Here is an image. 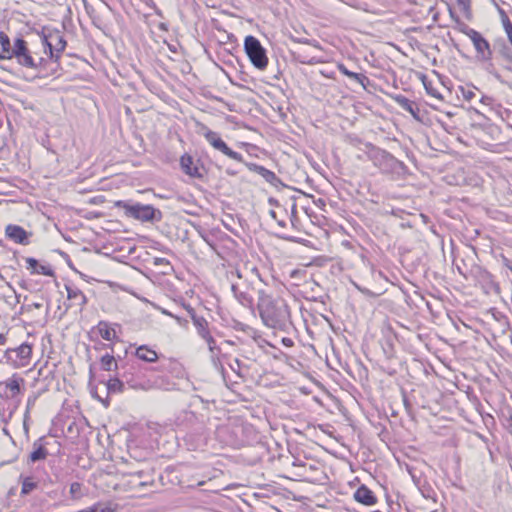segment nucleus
Returning a JSON list of instances; mask_svg holds the SVG:
<instances>
[{
  "label": "nucleus",
  "instance_id": "obj_57",
  "mask_svg": "<svg viewBox=\"0 0 512 512\" xmlns=\"http://www.w3.org/2000/svg\"><path fill=\"white\" fill-rule=\"evenodd\" d=\"M162 313H163V314H165V315H168V316H170V317H172V318H173V316H174V314H173V313H171V312H169V311H167V310H165V309H164V310H162Z\"/></svg>",
  "mask_w": 512,
  "mask_h": 512
},
{
  "label": "nucleus",
  "instance_id": "obj_38",
  "mask_svg": "<svg viewBox=\"0 0 512 512\" xmlns=\"http://www.w3.org/2000/svg\"><path fill=\"white\" fill-rule=\"evenodd\" d=\"M229 366L231 370L234 371L238 376H242L241 362L239 359H233Z\"/></svg>",
  "mask_w": 512,
  "mask_h": 512
},
{
  "label": "nucleus",
  "instance_id": "obj_40",
  "mask_svg": "<svg viewBox=\"0 0 512 512\" xmlns=\"http://www.w3.org/2000/svg\"><path fill=\"white\" fill-rule=\"evenodd\" d=\"M27 269L31 271V274L35 272V269L39 266L38 261L35 258L27 257L26 258Z\"/></svg>",
  "mask_w": 512,
  "mask_h": 512
},
{
  "label": "nucleus",
  "instance_id": "obj_53",
  "mask_svg": "<svg viewBox=\"0 0 512 512\" xmlns=\"http://www.w3.org/2000/svg\"><path fill=\"white\" fill-rule=\"evenodd\" d=\"M7 342V336L3 333H0V346H4Z\"/></svg>",
  "mask_w": 512,
  "mask_h": 512
},
{
  "label": "nucleus",
  "instance_id": "obj_30",
  "mask_svg": "<svg viewBox=\"0 0 512 512\" xmlns=\"http://www.w3.org/2000/svg\"><path fill=\"white\" fill-rule=\"evenodd\" d=\"M97 327L104 340L111 341L115 337V330L110 328L107 322L100 321Z\"/></svg>",
  "mask_w": 512,
  "mask_h": 512
},
{
  "label": "nucleus",
  "instance_id": "obj_12",
  "mask_svg": "<svg viewBox=\"0 0 512 512\" xmlns=\"http://www.w3.org/2000/svg\"><path fill=\"white\" fill-rule=\"evenodd\" d=\"M5 389L6 398L15 399L23 394L25 390V379L19 374L14 373L11 377L1 383Z\"/></svg>",
  "mask_w": 512,
  "mask_h": 512
},
{
  "label": "nucleus",
  "instance_id": "obj_23",
  "mask_svg": "<svg viewBox=\"0 0 512 512\" xmlns=\"http://www.w3.org/2000/svg\"><path fill=\"white\" fill-rule=\"evenodd\" d=\"M395 101L402 109L409 112L414 118H418V113L420 110L415 102L411 101L403 95L396 96Z\"/></svg>",
  "mask_w": 512,
  "mask_h": 512
},
{
  "label": "nucleus",
  "instance_id": "obj_59",
  "mask_svg": "<svg viewBox=\"0 0 512 512\" xmlns=\"http://www.w3.org/2000/svg\"><path fill=\"white\" fill-rule=\"evenodd\" d=\"M142 474H143L142 471H138L135 473V476H137L140 479L142 477Z\"/></svg>",
  "mask_w": 512,
  "mask_h": 512
},
{
  "label": "nucleus",
  "instance_id": "obj_41",
  "mask_svg": "<svg viewBox=\"0 0 512 512\" xmlns=\"http://www.w3.org/2000/svg\"><path fill=\"white\" fill-rule=\"evenodd\" d=\"M293 466L300 467V468H302L304 470L303 473L299 474L300 476H304L305 474H307V469H309V470H315L316 469V467L314 465H309L307 467V465L305 463H302L301 461H294L293 462Z\"/></svg>",
  "mask_w": 512,
  "mask_h": 512
},
{
  "label": "nucleus",
  "instance_id": "obj_17",
  "mask_svg": "<svg viewBox=\"0 0 512 512\" xmlns=\"http://www.w3.org/2000/svg\"><path fill=\"white\" fill-rule=\"evenodd\" d=\"M354 499L366 506H373L377 503V497L374 492L366 485H360L353 495Z\"/></svg>",
  "mask_w": 512,
  "mask_h": 512
},
{
  "label": "nucleus",
  "instance_id": "obj_24",
  "mask_svg": "<svg viewBox=\"0 0 512 512\" xmlns=\"http://www.w3.org/2000/svg\"><path fill=\"white\" fill-rule=\"evenodd\" d=\"M22 480V487H21V493L22 494H29L32 491L39 489L41 486V481L37 479L34 476H21Z\"/></svg>",
  "mask_w": 512,
  "mask_h": 512
},
{
  "label": "nucleus",
  "instance_id": "obj_1",
  "mask_svg": "<svg viewBox=\"0 0 512 512\" xmlns=\"http://www.w3.org/2000/svg\"><path fill=\"white\" fill-rule=\"evenodd\" d=\"M257 308L266 326L284 332L293 327L289 307L282 298H273L264 290H259Z\"/></svg>",
  "mask_w": 512,
  "mask_h": 512
},
{
  "label": "nucleus",
  "instance_id": "obj_20",
  "mask_svg": "<svg viewBox=\"0 0 512 512\" xmlns=\"http://www.w3.org/2000/svg\"><path fill=\"white\" fill-rule=\"evenodd\" d=\"M135 356L139 360L147 363H155L159 359L158 353L147 345L139 346L135 351Z\"/></svg>",
  "mask_w": 512,
  "mask_h": 512
},
{
  "label": "nucleus",
  "instance_id": "obj_11",
  "mask_svg": "<svg viewBox=\"0 0 512 512\" xmlns=\"http://www.w3.org/2000/svg\"><path fill=\"white\" fill-rule=\"evenodd\" d=\"M475 279L485 294H500V286L494 276L485 269L478 267L475 271Z\"/></svg>",
  "mask_w": 512,
  "mask_h": 512
},
{
  "label": "nucleus",
  "instance_id": "obj_14",
  "mask_svg": "<svg viewBox=\"0 0 512 512\" xmlns=\"http://www.w3.org/2000/svg\"><path fill=\"white\" fill-rule=\"evenodd\" d=\"M231 291L236 300L244 307L252 308L254 305V297L250 293L248 285L232 284Z\"/></svg>",
  "mask_w": 512,
  "mask_h": 512
},
{
  "label": "nucleus",
  "instance_id": "obj_4",
  "mask_svg": "<svg viewBox=\"0 0 512 512\" xmlns=\"http://www.w3.org/2000/svg\"><path fill=\"white\" fill-rule=\"evenodd\" d=\"M0 58H16L20 65L37 70L38 74H40L42 77L50 75L46 67L48 61L44 58H39V61L36 62L27 47L26 41L22 38L15 39L11 53L9 55H0Z\"/></svg>",
  "mask_w": 512,
  "mask_h": 512
},
{
  "label": "nucleus",
  "instance_id": "obj_26",
  "mask_svg": "<svg viewBox=\"0 0 512 512\" xmlns=\"http://www.w3.org/2000/svg\"><path fill=\"white\" fill-rule=\"evenodd\" d=\"M216 150L220 151L221 153H223L224 155H226L227 157L237 161V162H240V163H243L244 162V159H243V156L236 152V151H233L231 148H229L227 146V144L222 140V142L216 147Z\"/></svg>",
  "mask_w": 512,
  "mask_h": 512
},
{
  "label": "nucleus",
  "instance_id": "obj_50",
  "mask_svg": "<svg viewBox=\"0 0 512 512\" xmlns=\"http://www.w3.org/2000/svg\"><path fill=\"white\" fill-rule=\"evenodd\" d=\"M425 88H426V90H427L428 94H430V95H432V96H434V97H437V98H439V97H440V95H439V94H437V93H436V91H435L433 88L429 87V86H428V85H426V84H425Z\"/></svg>",
  "mask_w": 512,
  "mask_h": 512
},
{
  "label": "nucleus",
  "instance_id": "obj_36",
  "mask_svg": "<svg viewBox=\"0 0 512 512\" xmlns=\"http://www.w3.org/2000/svg\"><path fill=\"white\" fill-rule=\"evenodd\" d=\"M36 402V396H29L28 399H27V405H26V411H25V414H24V429L27 431L28 428H27V420L29 418V413H30V410L32 409V407L34 406Z\"/></svg>",
  "mask_w": 512,
  "mask_h": 512
},
{
  "label": "nucleus",
  "instance_id": "obj_54",
  "mask_svg": "<svg viewBox=\"0 0 512 512\" xmlns=\"http://www.w3.org/2000/svg\"><path fill=\"white\" fill-rule=\"evenodd\" d=\"M480 101L484 104H490L492 102V98L488 96H482Z\"/></svg>",
  "mask_w": 512,
  "mask_h": 512
},
{
  "label": "nucleus",
  "instance_id": "obj_13",
  "mask_svg": "<svg viewBox=\"0 0 512 512\" xmlns=\"http://www.w3.org/2000/svg\"><path fill=\"white\" fill-rule=\"evenodd\" d=\"M5 236L16 244L28 245L32 232L26 231L19 225L8 224L5 228Z\"/></svg>",
  "mask_w": 512,
  "mask_h": 512
},
{
  "label": "nucleus",
  "instance_id": "obj_27",
  "mask_svg": "<svg viewBox=\"0 0 512 512\" xmlns=\"http://www.w3.org/2000/svg\"><path fill=\"white\" fill-rule=\"evenodd\" d=\"M193 325L195 326V328L197 330V334L201 338H203L211 333V331L209 329V323L203 316H201L200 318H194Z\"/></svg>",
  "mask_w": 512,
  "mask_h": 512
},
{
  "label": "nucleus",
  "instance_id": "obj_25",
  "mask_svg": "<svg viewBox=\"0 0 512 512\" xmlns=\"http://www.w3.org/2000/svg\"><path fill=\"white\" fill-rule=\"evenodd\" d=\"M199 234L201 236V238L214 250V251H217V243H216V240H217V236L218 235H221V236H226V234L222 233L221 231H206V230H201L199 231Z\"/></svg>",
  "mask_w": 512,
  "mask_h": 512
},
{
  "label": "nucleus",
  "instance_id": "obj_58",
  "mask_svg": "<svg viewBox=\"0 0 512 512\" xmlns=\"http://www.w3.org/2000/svg\"><path fill=\"white\" fill-rule=\"evenodd\" d=\"M183 307L186 311H189V308H192L189 304H183Z\"/></svg>",
  "mask_w": 512,
  "mask_h": 512
},
{
  "label": "nucleus",
  "instance_id": "obj_43",
  "mask_svg": "<svg viewBox=\"0 0 512 512\" xmlns=\"http://www.w3.org/2000/svg\"><path fill=\"white\" fill-rule=\"evenodd\" d=\"M300 62L303 63V64L314 65V64H317V63H319L321 61L319 59H317L316 57L307 58L305 56L302 59H300Z\"/></svg>",
  "mask_w": 512,
  "mask_h": 512
},
{
  "label": "nucleus",
  "instance_id": "obj_15",
  "mask_svg": "<svg viewBox=\"0 0 512 512\" xmlns=\"http://www.w3.org/2000/svg\"><path fill=\"white\" fill-rule=\"evenodd\" d=\"M246 167L261 177H263L268 183L273 185L274 187L283 186L281 179L271 170L265 168L264 166L258 165L256 163H245Z\"/></svg>",
  "mask_w": 512,
  "mask_h": 512
},
{
  "label": "nucleus",
  "instance_id": "obj_8",
  "mask_svg": "<svg viewBox=\"0 0 512 512\" xmlns=\"http://www.w3.org/2000/svg\"><path fill=\"white\" fill-rule=\"evenodd\" d=\"M115 206L124 209L126 216L143 222L161 219V212L155 209L152 205L130 203L120 200L115 203Z\"/></svg>",
  "mask_w": 512,
  "mask_h": 512
},
{
  "label": "nucleus",
  "instance_id": "obj_49",
  "mask_svg": "<svg viewBox=\"0 0 512 512\" xmlns=\"http://www.w3.org/2000/svg\"><path fill=\"white\" fill-rule=\"evenodd\" d=\"M173 319H175L177 321V323L181 326H186L188 321L186 319H183L182 317H179L177 315L174 314L173 316Z\"/></svg>",
  "mask_w": 512,
  "mask_h": 512
},
{
  "label": "nucleus",
  "instance_id": "obj_52",
  "mask_svg": "<svg viewBox=\"0 0 512 512\" xmlns=\"http://www.w3.org/2000/svg\"><path fill=\"white\" fill-rule=\"evenodd\" d=\"M79 489H80V484L77 483V482L72 483L71 486H70L71 493H75Z\"/></svg>",
  "mask_w": 512,
  "mask_h": 512
},
{
  "label": "nucleus",
  "instance_id": "obj_39",
  "mask_svg": "<svg viewBox=\"0 0 512 512\" xmlns=\"http://www.w3.org/2000/svg\"><path fill=\"white\" fill-rule=\"evenodd\" d=\"M15 410H16V407H14L13 409H10L9 411H6V410L0 411V418H1V420L5 424H7L9 422V420L12 418Z\"/></svg>",
  "mask_w": 512,
  "mask_h": 512
},
{
  "label": "nucleus",
  "instance_id": "obj_48",
  "mask_svg": "<svg viewBox=\"0 0 512 512\" xmlns=\"http://www.w3.org/2000/svg\"><path fill=\"white\" fill-rule=\"evenodd\" d=\"M299 42H301V43L311 44V45H313L315 48H317V49H321L320 44H319L317 41H315V40L310 41V40H308V39H305V40H300Z\"/></svg>",
  "mask_w": 512,
  "mask_h": 512
},
{
  "label": "nucleus",
  "instance_id": "obj_56",
  "mask_svg": "<svg viewBox=\"0 0 512 512\" xmlns=\"http://www.w3.org/2000/svg\"><path fill=\"white\" fill-rule=\"evenodd\" d=\"M297 212V206L295 203L292 204V208H291V214L292 216H294Z\"/></svg>",
  "mask_w": 512,
  "mask_h": 512
},
{
  "label": "nucleus",
  "instance_id": "obj_5",
  "mask_svg": "<svg viewBox=\"0 0 512 512\" xmlns=\"http://www.w3.org/2000/svg\"><path fill=\"white\" fill-rule=\"evenodd\" d=\"M33 358V344L23 342L20 345L9 347L4 351L1 363L12 369H22L28 367Z\"/></svg>",
  "mask_w": 512,
  "mask_h": 512
},
{
  "label": "nucleus",
  "instance_id": "obj_18",
  "mask_svg": "<svg viewBox=\"0 0 512 512\" xmlns=\"http://www.w3.org/2000/svg\"><path fill=\"white\" fill-rule=\"evenodd\" d=\"M180 166L183 172L190 177L201 179L203 178V173L201 172L198 165L194 164L192 156L189 154H184L180 159Z\"/></svg>",
  "mask_w": 512,
  "mask_h": 512
},
{
  "label": "nucleus",
  "instance_id": "obj_34",
  "mask_svg": "<svg viewBox=\"0 0 512 512\" xmlns=\"http://www.w3.org/2000/svg\"><path fill=\"white\" fill-rule=\"evenodd\" d=\"M171 368L177 372V375L179 376L183 372V368L181 364L175 360H168L167 364L162 363L159 370H165Z\"/></svg>",
  "mask_w": 512,
  "mask_h": 512
},
{
  "label": "nucleus",
  "instance_id": "obj_2",
  "mask_svg": "<svg viewBox=\"0 0 512 512\" xmlns=\"http://www.w3.org/2000/svg\"><path fill=\"white\" fill-rule=\"evenodd\" d=\"M367 156L375 167L393 179H401L408 174V167L384 149L369 144Z\"/></svg>",
  "mask_w": 512,
  "mask_h": 512
},
{
  "label": "nucleus",
  "instance_id": "obj_31",
  "mask_svg": "<svg viewBox=\"0 0 512 512\" xmlns=\"http://www.w3.org/2000/svg\"><path fill=\"white\" fill-rule=\"evenodd\" d=\"M202 339L207 343L209 351L211 352L212 360L215 362L218 354L220 353V348L216 345V340L211 333Z\"/></svg>",
  "mask_w": 512,
  "mask_h": 512
},
{
  "label": "nucleus",
  "instance_id": "obj_3",
  "mask_svg": "<svg viewBox=\"0 0 512 512\" xmlns=\"http://www.w3.org/2000/svg\"><path fill=\"white\" fill-rule=\"evenodd\" d=\"M174 425L181 430L190 431L185 436V440L189 441L194 435L198 437V441L203 443L206 439V424L203 415H197L191 410H181L175 415Z\"/></svg>",
  "mask_w": 512,
  "mask_h": 512
},
{
  "label": "nucleus",
  "instance_id": "obj_46",
  "mask_svg": "<svg viewBox=\"0 0 512 512\" xmlns=\"http://www.w3.org/2000/svg\"><path fill=\"white\" fill-rule=\"evenodd\" d=\"M505 30L509 41H512V23L509 20H507V23H505Z\"/></svg>",
  "mask_w": 512,
  "mask_h": 512
},
{
  "label": "nucleus",
  "instance_id": "obj_32",
  "mask_svg": "<svg viewBox=\"0 0 512 512\" xmlns=\"http://www.w3.org/2000/svg\"><path fill=\"white\" fill-rule=\"evenodd\" d=\"M230 431V427L228 425H221L217 428L216 433L217 437L229 445H234L235 440L233 438H225V435Z\"/></svg>",
  "mask_w": 512,
  "mask_h": 512
},
{
  "label": "nucleus",
  "instance_id": "obj_9",
  "mask_svg": "<svg viewBox=\"0 0 512 512\" xmlns=\"http://www.w3.org/2000/svg\"><path fill=\"white\" fill-rule=\"evenodd\" d=\"M244 50L255 68L264 70L267 67L266 50L256 37L249 35L245 38Z\"/></svg>",
  "mask_w": 512,
  "mask_h": 512
},
{
  "label": "nucleus",
  "instance_id": "obj_42",
  "mask_svg": "<svg viewBox=\"0 0 512 512\" xmlns=\"http://www.w3.org/2000/svg\"><path fill=\"white\" fill-rule=\"evenodd\" d=\"M237 329H241L242 331L246 332L249 336L255 337V330L250 328L249 326H245L243 324H238Z\"/></svg>",
  "mask_w": 512,
  "mask_h": 512
},
{
  "label": "nucleus",
  "instance_id": "obj_19",
  "mask_svg": "<svg viewBox=\"0 0 512 512\" xmlns=\"http://www.w3.org/2000/svg\"><path fill=\"white\" fill-rule=\"evenodd\" d=\"M65 289L67 291L68 300L72 301L73 305L83 309L87 304V297L85 294L74 284H65Z\"/></svg>",
  "mask_w": 512,
  "mask_h": 512
},
{
  "label": "nucleus",
  "instance_id": "obj_7",
  "mask_svg": "<svg viewBox=\"0 0 512 512\" xmlns=\"http://www.w3.org/2000/svg\"><path fill=\"white\" fill-rule=\"evenodd\" d=\"M121 376L122 381L131 389L148 391L156 387V382L148 379L135 363L122 367Z\"/></svg>",
  "mask_w": 512,
  "mask_h": 512
},
{
  "label": "nucleus",
  "instance_id": "obj_33",
  "mask_svg": "<svg viewBox=\"0 0 512 512\" xmlns=\"http://www.w3.org/2000/svg\"><path fill=\"white\" fill-rule=\"evenodd\" d=\"M0 44L2 47V55H9L12 50L9 37L4 33L0 32Z\"/></svg>",
  "mask_w": 512,
  "mask_h": 512
},
{
  "label": "nucleus",
  "instance_id": "obj_29",
  "mask_svg": "<svg viewBox=\"0 0 512 512\" xmlns=\"http://www.w3.org/2000/svg\"><path fill=\"white\" fill-rule=\"evenodd\" d=\"M203 136L214 149L222 142L220 135L207 127H203Z\"/></svg>",
  "mask_w": 512,
  "mask_h": 512
},
{
  "label": "nucleus",
  "instance_id": "obj_45",
  "mask_svg": "<svg viewBox=\"0 0 512 512\" xmlns=\"http://www.w3.org/2000/svg\"><path fill=\"white\" fill-rule=\"evenodd\" d=\"M458 5L464 10L468 11L470 8V0H456Z\"/></svg>",
  "mask_w": 512,
  "mask_h": 512
},
{
  "label": "nucleus",
  "instance_id": "obj_55",
  "mask_svg": "<svg viewBox=\"0 0 512 512\" xmlns=\"http://www.w3.org/2000/svg\"><path fill=\"white\" fill-rule=\"evenodd\" d=\"M268 202H269V204H270L271 206H278V205H279L278 200H276L275 198H272V197H270V198L268 199Z\"/></svg>",
  "mask_w": 512,
  "mask_h": 512
},
{
  "label": "nucleus",
  "instance_id": "obj_28",
  "mask_svg": "<svg viewBox=\"0 0 512 512\" xmlns=\"http://www.w3.org/2000/svg\"><path fill=\"white\" fill-rule=\"evenodd\" d=\"M100 366L104 371H113L118 369L117 361L114 356L110 354H105L101 357Z\"/></svg>",
  "mask_w": 512,
  "mask_h": 512
},
{
  "label": "nucleus",
  "instance_id": "obj_64",
  "mask_svg": "<svg viewBox=\"0 0 512 512\" xmlns=\"http://www.w3.org/2000/svg\"><path fill=\"white\" fill-rule=\"evenodd\" d=\"M510 223L512 224V218H511V220H510Z\"/></svg>",
  "mask_w": 512,
  "mask_h": 512
},
{
  "label": "nucleus",
  "instance_id": "obj_6",
  "mask_svg": "<svg viewBox=\"0 0 512 512\" xmlns=\"http://www.w3.org/2000/svg\"><path fill=\"white\" fill-rule=\"evenodd\" d=\"M42 43L45 46V52H49V60L47 65L52 66L48 69L50 75L54 74L59 67V59L62 52L66 48V40L60 31H50L48 34L43 33Z\"/></svg>",
  "mask_w": 512,
  "mask_h": 512
},
{
  "label": "nucleus",
  "instance_id": "obj_16",
  "mask_svg": "<svg viewBox=\"0 0 512 512\" xmlns=\"http://www.w3.org/2000/svg\"><path fill=\"white\" fill-rule=\"evenodd\" d=\"M46 444L47 441L45 438H39L33 443L32 451L28 456V463H36L38 461L44 460L47 457L49 452Z\"/></svg>",
  "mask_w": 512,
  "mask_h": 512
},
{
  "label": "nucleus",
  "instance_id": "obj_51",
  "mask_svg": "<svg viewBox=\"0 0 512 512\" xmlns=\"http://www.w3.org/2000/svg\"><path fill=\"white\" fill-rule=\"evenodd\" d=\"M282 343H283L286 347H291V346H293V344H294V342H293V340H292L291 338H286V337H284V338L282 339Z\"/></svg>",
  "mask_w": 512,
  "mask_h": 512
},
{
  "label": "nucleus",
  "instance_id": "obj_61",
  "mask_svg": "<svg viewBox=\"0 0 512 512\" xmlns=\"http://www.w3.org/2000/svg\"><path fill=\"white\" fill-rule=\"evenodd\" d=\"M227 173L230 174V175H234L235 174V172L230 171V170H227Z\"/></svg>",
  "mask_w": 512,
  "mask_h": 512
},
{
  "label": "nucleus",
  "instance_id": "obj_63",
  "mask_svg": "<svg viewBox=\"0 0 512 512\" xmlns=\"http://www.w3.org/2000/svg\"><path fill=\"white\" fill-rule=\"evenodd\" d=\"M372 512H381V511H380V510H374V511H372Z\"/></svg>",
  "mask_w": 512,
  "mask_h": 512
},
{
  "label": "nucleus",
  "instance_id": "obj_60",
  "mask_svg": "<svg viewBox=\"0 0 512 512\" xmlns=\"http://www.w3.org/2000/svg\"><path fill=\"white\" fill-rule=\"evenodd\" d=\"M225 343L230 344V345H233V344H234V342H233V341H231V340H226V341H225Z\"/></svg>",
  "mask_w": 512,
  "mask_h": 512
},
{
  "label": "nucleus",
  "instance_id": "obj_35",
  "mask_svg": "<svg viewBox=\"0 0 512 512\" xmlns=\"http://www.w3.org/2000/svg\"><path fill=\"white\" fill-rule=\"evenodd\" d=\"M475 90H476L475 87H470V86H466V87L461 86L460 87L462 97L467 101H471L476 96Z\"/></svg>",
  "mask_w": 512,
  "mask_h": 512
},
{
  "label": "nucleus",
  "instance_id": "obj_10",
  "mask_svg": "<svg viewBox=\"0 0 512 512\" xmlns=\"http://www.w3.org/2000/svg\"><path fill=\"white\" fill-rule=\"evenodd\" d=\"M465 34L472 41L477 55L482 60H490L492 57V50L489 42L476 30L467 28Z\"/></svg>",
  "mask_w": 512,
  "mask_h": 512
},
{
  "label": "nucleus",
  "instance_id": "obj_47",
  "mask_svg": "<svg viewBox=\"0 0 512 512\" xmlns=\"http://www.w3.org/2000/svg\"><path fill=\"white\" fill-rule=\"evenodd\" d=\"M188 315L190 316L192 322H194V318H200L201 316L198 315L194 308H189V311H187Z\"/></svg>",
  "mask_w": 512,
  "mask_h": 512
},
{
  "label": "nucleus",
  "instance_id": "obj_37",
  "mask_svg": "<svg viewBox=\"0 0 512 512\" xmlns=\"http://www.w3.org/2000/svg\"><path fill=\"white\" fill-rule=\"evenodd\" d=\"M33 274H41L45 276H54L55 272L50 266L46 265H40L35 269V272Z\"/></svg>",
  "mask_w": 512,
  "mask_h": 512
},
{
  "label": "nucleus",
  "instance_id": "obj_22",
  "mask_svg": "<svg viewBox=\"0 0 512 512\" xmlns=\"http://www.w3.org/2000/svg\"><path fill=\"white\" fill-rule=\"evenodd\" d=\"M126 384L122 381L121 371H118L116 376L110 378L106 382L107 392L110 394L121 393L125 390Z\"/></svg>",
  "mask_w": 512,
  "mask_h": 512
},
{
  "label": "nucleus",
  "instance_id": "obj_44",
  "mask_svg": "<svg viewBox=\"0 0 512 512\" xmlns=\"http://www.w3.org/2000/svg\"><path fill=\"white\" fill-rule=\"evenodd\" d=\"M269 214H270V216H271L273 219H275V220L277 221V223H278V225H279V226H281V227H283V228H284V227H286V222H285V220L278 219V217H277V212H276L275 210H270Z\"/></svg>",
  "mask_w": 512,
  "mask_h": 512
},
{
  "label": "nucleus",
  "instance_id": "obj_62",
  "mask_svg": "<svg viewBox=\"0 0 512 512\" xmlns=\"http://www.w3.org/2000/svg\"><path fill=\"white\" fill-rule=\"evenodd\" d=\"M139 485H140V486H143V485H145V482L140 481V482H139Z\"/></svg>",
  "mask_w": 512,
  "mask_h": 512
},
{
  "label": "nucleus",
  "instance_id": "obj_21",
  "mask_svg": "<svg viewBox=\"0 0 512 512\" xmlns=\"http://www.w3.org/2000/svg\"><path fill=\"white\" fill-rule=\"evenodd\" d=\"M338 70L351 80L359 83L364 89H366L367 85L370 83L369 78L365 74L352 72L348 70L344 64H338Z\"/></svg>",
  "mask_w": 512,
  "mask_h": 512
}]
</instances>
